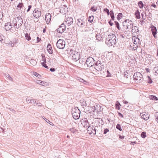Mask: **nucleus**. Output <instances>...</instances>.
Instances as JSON below:
<instances>
[{"instance_id":"2f4dec72","label":"nucleus","mask_w":158,"mask_h":158,"mask_svg":"<svg viewBox=\"0 0 158 158\" xmlns=\"http://www.w3.org/2000/svg\"><path fill=\"white\" fill-rule=\"evenodd\" d=\"M121 105L120 103L118 102H117L115 104L116 108L118 110H119L120 109V106Z\"/></svg>"},{"instance_id":"052dcab7","label":"nucleus","mask_w":158,"mask_h":158,"mask_svg":"<svg viewBox=\"0 0 158 158\" xmlns=\"http://www.w3.org/2000/svg\"><path fill=\"white\" fill-rule=\"evenodd\" d=\"M73 22V19L72 18L70 17V24L71 23H72Z\"/></svg>"},{"instance_id":"e433bc0d","label":"nucleus","mask_w":158,"mask_h":158,"mask_svg":"<svg viewBox=\"0 0 158 158\" xmlns=\"http://www.w3.org/2000/svg\"><path fill=\"white\" fill-rule=\"evenodd\" d=\"M26 100L27 102L32 103V101L34 102V100L31 99L30 98L27 97L26 99Z\"/></svg>"},{"instance_id":"20e7f679","label":"nucleus","mask_w":158,"mask_h":158,"mask_svg":"<svg viewBox=\"0 0 158 158\" xmlns=\"http://www.w3.org/2000/svg\"><path fill=\"white\" fill-rule=\"evenodd\" d=\"M81 111L77 107L72 109L71 114L73 118L75 119H78L80 116Z\"/></svg>"},{"instance_id":"c9c22d12","label":"nucleus","mask_w":158,"mask_h":158,"mask_svg":"<svg viewBox=\"0 0 158 158\" xmlns=\"http://www.w3.org/2000/svg\"><path fill=\"white\" fill-rule=\"evenodd\" d=\"M141 136L143 138H145L147 136L146 132L144 131L142 132L141 134Z\"/></svg>"},{"instance_id":"72a5a7b5","label":"nucleus","mask_w":158,"mask_h":158,"mask_svg":"<svg viewBox=\"0 0 158 158\" xmlns=\"http://www.w3.org/2000/svg\"><path fill=\"white\" fill-rule=\"evenodd\" d=\"M94 19V17L93 16H90L88 18V21L89 22L91 23L93 22Z\"/></svg>"},{"instance_id":"bf43d9fd","label":"nucleus","mask_w":158,"mask_h":158,"mask_svg":"<svg viewBox=\"0 0 158 158\" xmlns=\"http://www.w3.org/2000/svg\"><path fill=\"white\" fill-rule=\"evenodd\" d=\"M110 16L111 18L112 19L113 21H114V15L113 14V15H110Z\"/></svg>"},{"instance_id":"6ab92c4d","label":"nucleus","mask_w":158,"mask_h":158,"mask_svg":"<svg viewBox=\"0 0 158 158\" xmlns=\"http://www.w3.org/2000/svg\"><path fill=\"white\" fill-rule=\"evenodd\" d=\"M152 32L153 36L155 38L156 37V35L157 33V30L156 27L153 26H151Z\"/></svg>"},{"instance_id":"9d476101","label":"nucleus","mask_w":158,"mask_h":158,"mask_svg":"<svg viewBox=\"0 0 158 158\" xmlns=\"http://www.w3.org/2000/svg\"><path fill=\"white\" fill-rule=\"evenodd\" d=\"M65 42L62 40L60 39L56 43L57 47L59 49H63L65 46Z\"/></svg>"},{"instance_id":"f704fd0d","label":"nucleus","mask_w":158,"mask_h":158,"mask_svg":"<svg viewBox=\"0 0 158 158\" xmlns=\"http://www.w3.org/2000/svg\"><path fill=\"white\" fill-rule=\"evenodd\" d=\"M138 5L140 8H142L143 6V4L142 1H139L138 3Z\"/></svg>"},{"instance_id":"f257e3e1","label":"nucleus","mask_w":158,"mask_h":158,"mask_svg":"<svg viewBox=\"0 0 158 158\" xmlns=\"http://www.w3.org/2000/svg\"><path fill=\"white\" fill-rule=\"evenodd\" d=\"M116 43V37L114 34H112L108 35L106 38V43L108 46H112Z\"/></svg>"},{"instance_id":"c756f323","label":"nucleus","mask_w":158,"mask_h":158,"mask_svg":"<svg viewBox=\"0 0 158 158\" xmlns=\"http://www.w3.org/2000/svg\"><path fill=\"white\" fill-rule=\"evenodd\" d=\"M132 39L133 40V43L135 45H136L137 43L139 42V39L138 38H134V39Z\"/></svg>"},{"instance_id":"09e8293b","label":"nucleus","mask_w":158,"mask_h":158,"mask_svg":"<svg viewBox=\"0 0 158 158\" xmlns=\"http://www.w3.org/2000/svg\"><path fill=\"white\" fill-rule=\"evenodd\" d=\"M114 22L115 23V25H116V27H117V28L119 30L120 27H119V24L116 21H114Z\"/></svg>"},{"instance_id":"0eeeda50","label":"nucleus","mask_w":158,"mask_h":158,"mask_svg":"<svg viewBox=\"0 0 158 158\" xmlns=\"http://www.w3.org/2000/svg\"><path fill=\"white\" fill-rule=\"evenodd\" d=\"M104 66L100 61H98L95 63L94 66L95 69L98 72L101 71L102 69H104Z\"/></svg>"},{"instance_id":"4d7b16f0","label":"nucleus","mask_w":158,"mask_h":158,"mask_svg":"<svg viewBox=\"0 0 158 158\" xmlns=\"http://www.w3.org/2000/svg\"><path fill=\"white\" fill-rule=\"evenodd\" d=\"M148 79L149 80L148 83L149 84L152 83V80L150 78V77H149V76H148Z\"/></svg>"},{"instance_id":"f3484780","label":"nucleus","mask_w":158,"mask_h":158,"mask_svg":"<svg viewBox=\"0 0 158 158\" xmlns=\"http://www.w3.org/2000/svg\"><path fill=\"white\" fill-rule=\"evenodd\" d=\"M132 33L136 34V35L139 34V27L137 26H133L131 29Z\"/></svg>"},{"instance_id":"680f3d73","label":"nucleus","mask_w":158,"mask_h":158,"mask_svg":"<svg viewBox=\"0 0 158 158\" xmlns=\"http://www.w3.org/2000/svg\"><path fill=\"white\" fill-rule=\"evenodd\" d=\"M32 6L31 5H29L28 6V9L27 10V12H28L30 11V9L31 8Z\"/></svg>"},{"instance_id":"cd10ccee","label":"nucleus","mask_w":158,"mask_h":158,"mask_svg":"<svg viewBox=\"0 0 158 158\" xmlns=\"http://www.w3.org/2000/svg\"><path fill=\"white\" fill-rule=\"evenodd\" d=\"M73 68H72L70 67V68L71 69V71L70 70V72L71 74H73L74 73H75L76 71V67L75 66H73Z\"/></svg>"},{"instance_id":"864d4df0","label":"nucleus","mask_w":158,"mask_h":158,"mask_svg":"<svg viewBox=\"0 0 158 158\" xmlns=\"http://www.w3.org/2000/svg\"><path fill=\"white\" fill-rule=\"evenodd\" d=\"M144 15H146V14L145 13L143 12L141 13V15H142V18L143 19H145V16H144Z\"/></svg>"},{"instance_id":"473e14b6","label":"nucleus","mask_w":158,"mask_h":158,"mask_svg":"<svg viewBox=\"0 0 158 158\" xmlns=\"http://www.w3.org/2000/svg\"><path fill=\"white\" fill-rule=\"evenodd\" d=\"M96 129L95 128V127H94L93 129H92V132L91 133V135L93 134V135H95L96 133Z\"/></svg>"},{"instance_id":"774afa93","label":"nucleus","mask_w":158,"mask_h":158,"mask_svg":"<svg viewBox=\"0 0 158 158\" xmlns=\"http://www.w3.org/2000/svg\"><path fill=\"white\" fill-rule=\"evenodd\" d=\"M133 46V47L132 48L134 50H135L137 49V47L136 46Z\"/></svg>"},{"instance_id":"69168bd1","label":"nucleus","mask_w":158,"mask_h":158,"mask_svg":"<svg viewBox=\"0 0 158 158\" xmlns=\"http://www.w3.org/2000/svg\"><path fill=\"white\" fill-rule=\"evenodd\" d=\"M118 115L119 116L121 117V118H123V114L120 112H118Z\"/></svg>"},{"instance_id":"dca6fc26","label":"nucleus","mask_w":158,"mask_h":158,"mask_svg":"<svg viewBox=\"0 0 158 158\" xmlns=\"http://www.w3.org/2000/svg\"><path fill=\"white\" fill-rule=\"evenodd\" d=\"M51 15L49 13H46L45 16V19L47 24H48L51 21Z\"/></svg>"},{"instance_id":"c85d7f7f","label":"nucleus","mask_w":158,"mask_h":158,"mask_svg":"<svg viewBox=\"0 0 158 158\" xmlns=\"http://www.w3.org/2000/svg\"><path fill=\"white\" fill-rule=\"evenodd\" d=\"M135 15L137 19H139L140 18V15L139 11L137 10L135 13Z\"/></svg>"},{"instance_id":"a211bd4d","label":"nucleus","mask_w":158,"mask_h":158,"mask_svg":"<svg viewBox=\"0 0 158 158\" xmlns=\"http://www.w3.org/2000/svg\"><path fill=\"white\" fill-rule=\"evenodd\" d=\"M70 131L71 133V135L73 136L76 135L78 133V131L74 127L70 128Z\"/></svg>"},{"instance_id":"a18cd8bd","label":"nucleus","mask_w":158,"mask_h":158,"mask_svg":"<svg viewBox=\"0 0 158 158\" xmlns=\"http://www.w3.org/2000/svg\"><path fill=\"white\" fill-rule=\"evenodd\" d=\"M155 117L156 121L158 123V112H157L155 114Z\"/></svg>"},{"instance_id":"6e6552de","label":"nucleus","mask_w":158,"mask_h":158,"mask_svg":"<svg viewBox=\"0 0 158 158\" xmlns=\"http://www.w3.org/2000/svg\"><path fill=\"white\" fill-rule=\"evenodd\" d=\"M143 77L142 74L139 72H137L135 73L133 76V78L137 82H139L142 81L141 78Z\"/></svg>"},{"instance_id":"49530a36","label":"nucleus","mask_w":158,"mask_h":158,"mask_svg":"<svg viewBox=\"0 0 158 158\" xmlns=\"http://www.w3.org/2000/svg\"><path fill=\"white\" fill-rule=\"evenodd\" d=\"M153 70L156 73L158 74V66H156L154 68Z\"/></svg>"},{"instance_id":"ddd939ff","label":"nucleus","mask_w":158,"mask_h":158,"mask_svg":"<svg viewBox=\"0 0 158 158\" xmlns=\"http://www.w3.org/2000/svg\"><path fill=\"white\" fill-rule=\"evenodd\" d=\"M92 109V111L93 112H96L98 113L101 111V107L99 105H96L91 107Z\"/></svg>"},{"instance_id":"58836bf2","label":"nucleus","mask_w":158,"mask_h":158,"mask_svg":"<svg viewBox=\"0 0 158 158\" xmlns=\"http://www.w3.org/2000/svg\"><path fill=\"white\" fill-rule=\"evenodd\" d=\"M150 99L154 100H158L157 98L155 96L151 95L150 96Z\"/></svg>"},{"instance_id":"79ce46f5","label":"nucleus","mask_w":158,"mask_h":158,"mask_svg":"<svg viewBox=\"0 0 158 158\" xmlns=\"http://www.w3.org/2000/svg\"><path fill=\"white\" fill-rule=\"evenodd\" d=\"M46 62V61H45L44 62H42L41 64L43 67H45L46 68L48 69V67L45 64Z\"/></svg>"},{"instance_id":"e2e57ef3","label":"nucleus","mask_w":158,"mask_h":158,"mask_svg":"<svg viewBox=\"0 0 158 158\" xmlns=\"http://www.w3.org/2000/svg\"><path fill=\"white\" fill-rule=\"evenodd\" d=\"M50 70L51 72H53L55 71L56 69L54 68H51L50 69Z\"/></svg>"},{"instance_id":"5fc2aeb1","label":"nucleus","mask_w":158,"mask_h":158,"mask_svg":"<svg viewBox=\"0 0 158 158\" xmlns=\"http://www.w3.org/2000/svg\"><path fill=\"white\" fill-rule=\"evenodd\" d=\"M33 74L36 77H39V76H40V74L36 72H33Z\"/></svg>"},{"instance_id":"5701e85b","label":"nucleus","mask_w":158,"mask_h":158,"mask_svg":"<svg viewBox=\"0 0 158 158\" xmlns=\"http://www.w3.org/2000/svg\"><path fill=\"white\" fill-rule=\"evenodd\" d=\"M85 23L81 19H78L77 22V24L78 26L82 27L83 25H85Z\"/></svg>"},{"instance_id":"393cba45","label":"nucleus","mask_w":158,"mask_h":158,"mask_svg":"<svg viewBox=\"0 0 158 158\" xmlns=\"http://www.w3.org/2000/svg\"><path fill=\"white\" fill-rule=\"evenodd\" d=\"M94 127L89 125L87 128L88 133L90 135H91L92 129H93Z\"/></svg>"},{"instance_id":"c03bdc74","label":"nucleus","mask_w":158,"mask_h":158,"mask_svg":"<svg viewBox=\"0 0 158 158\" xmlns=\"http://www.w3.org/2000/svg\"><path fill=\"white\" fill-rule=\"evenodd\" d=\"M30 62L33 65H35L37 63L36 61L33 59H31L30 61Z\"/></svg>"},{"instance_id":"338daca9","label":"nucleus","mask_w":158,"mask_h":158,"mask_svg":"<svg viewBox=\"0 0 158 158\" xmlns=\"http://www.w3.org/2000/svg\"><path fill=\"white\" fill-rule=\"evenodd\" d=\"M119 137L120 139H123L125 137L124 136H121V135H119Z\"/></svg>"},{"instance_id":"ea45409f","label":"nucleus","mask_w":158,"mask_h":158,"mask_svg":"<svg viewBox=\"0 0 158 158\" xmlns=\"http://www.w3.org/2000/svg\"><path fill=\"white\" fill-rule=\"evenodd\" d=\"M116 128L120 131H122L121 127L120 125L119 124H118L116 126Z\"/></svg>"},{"instance_id":"b1692460","label":"nucleus","mask_w":158,"mask_h":158,"mask_svg":"<svg viewBox=\"0 0 158 158\" xmlns=\"http://www.w3.org/2000/svg\"><path fill=\"white\" fill-rule=\"evenodd\" d=\"M47 48L48 53L50 54H52V50L50 44H48Z\"/></svg>"},{"instance_id":"7ed1b4c3","label":"nucleus","mask_w":158,"mask_h":158,"mask_svg":"<svg viewBox=\"0 0 158 158\" xmlns=\"http://www.w3.org/2000/svg\"><path fill=\"white\" fill-rule=\"evenodd\" d=\"M23 23V19L21 17H18L14 19L12 21V24L15 30H16V28H19L21 26Z\"/></svg>"},{"instance_id":"4c0bfd02","label":"nucleus","mask_w":158,"mask_h":158,"mask_svg":"<svg viewBox=\"0 0 158 158\" xmlns=\"http://www.w3.org/2000/svg\"><path fill=\"white\" fill-rule=\"evenodd\" d=\"M97 10V7H96L95 6H94L93 7H91L90 10L92 11L93 12H95L96 11V10Z\"/></svg>"},{"instance_id":"3c124183","label":"nucleus","mask_w":158,"mask_h":158,"mask_svg":"<svg viewBox=\"0 0 158 158\" xmlns=\"http://www.w3.org/2000/svg\"><path fill=\"white\" fill-rule=\"evenodd\" d=\"M5 76L8 78L10 81H12V78L10 76L9 74H5Z\"/></svg>"},{"instance_id":"f03ea898","label":"nucleus","mask_w":158,"mask_h":158,"mask_svg":"<svg viewBox=\"0 0 158 158\" xmlns=\"http://www.w3.org/2000/svg\"><path fill=\"white\" fill-rule=\"evenodd\" d=\"M66 19L65 20L64 22L65 23H62L60 26L59 28L56 29V31L57 32L60 33H62L64 31L66 30V28H67V29H68V27L69 26V20L67 19L69 18L68 16L66 15Z\"/></svg>"},{"instance_id":"bb28decb","label":"nucleus","mask_w":158,"mask_h":158,"mask_svg":"<svg viewBox=\"0 0 158 158\" xmlns=\"http://www.w3.org/2000/svg\"><path fill=\"white\" fill-rule=\"evenodd\" d=\"M36 83L39 85H41L43 86H44L45 85V83L43 81L41 80H37L36 81Z\"/></svg>"},{"instance_id":"aec40b11","label":"nucleus","mask_w":158,"mask_h":158,"mask_svg":"<svg viewBox=\"0 0 158 158\" xmlns=\"http://www.w3.org/2000/svg\"><path fill=\"white\" fill-rule=\"evenodd\" d=\"M80 102L82 107L85 110L87 107V104L86 101L84 100H80Z\"/></svg>"},{"instance_id":"7c9ffc66","label":"nucleus","mask_w":158,"mask_h":158,"mask_svg":"<svg viewBox=\"0 0 158 158\" xmlns=\"http://www.w3.org/2000/svg\"><path fill=\"white\" fill-rule=\"evenodd\" d=\"M23 7V5L22 3H19L17 6V9H21V8H22Z\"/></svg>"},{"instance_id":"4468645a","label":"nucleus","mask_w":158,"mask_h":158,"mask_svg":"<svg viewBox=\"0 0 158 158\" xmlns=\"http://www.w3.org/2000/svg\"><path fill=\"white\" fill-rule=\"evenodd\" d=\"M140 115L141 118L145 120H147L149 119L150 115L145 112H143L140 113Z\"/></svg>"},{"instance_id":"0e129e2a","label":"nucleus","mask_w":158,"mask_h":158,"mask_svg":"<svg viewBox=\"0 0 158 158\" xmlns=\"http://www.w3.org/2000/svg\"><path fill=\"white\" fill-rule=\"evenodd\" d=\"M109 23L110 26H112L113 24V23L111 22V19L109 21Z\"/></svg>"},{"instance_id":"f8f14e48","label":"nucleus","mask_w":158,"mask_h":158,"mask_svg":"<svg viewBox=\"0 0 158 158\" xmlns=\"http://www.w3.org/2000/svg\"><path fill=\"white\" fill-rule=\"evenodd\" d=\"M81 123L84 127L85 128H87L90 125L87 119L86 118H85L82 120Z\"/></svg>"},{"instance_id":"1a4fd4ad","label":"nucleus","mask_w":158,"mask_h":158,"mask_svg":"<svg viewBox=\"0 0 158 158\" xmlns=\"http://www.w3.org/2000/svg\"><path fill=\"white\" fill-rule=\"evenodd\" d=\"M85 64L89 67H91L94 65L95 60L92 57H89L87 59Z\"/></svg>"},{"instance_id":"a19ab883","label":"nucleus","mask_w":158,"mask_h":158,"mask_svg":"<svg viewBox=\"0 0 158 158\" xmlns=\"http://www.w3.org/2000/svg\"><path fill=\"white\" fill-rule=\"evenodd\" d=\"M123 16V14L121 13H118L117 16V19L118 20H119Z\"/></svg>"},{"instance_id":"39448f33","label":"nucleus","mask_w":158,"mask_h":158,"mask_svg":"<svg viewBox=\"0 0 158 158\" xmlns=\"http://www.w3.org/2000/svg\"><path fill=\"white\" fill-rule=\"evenodd\" d=\"M70 57L74 61H77L79 59V53L78 52L71 49L70 51Z\"/></svg>"},{"instance_id":"9b49d317","label":"nucleus","mask_w":158,"mask_h":158,"mask_svg":"<svg viewBox=\"0 0 158 158\" xmlns=\"http://www.w3.org/2000/svg\"><path fill=\"white\" fill-rule=\"evenodd\" d=\"M13 25L12 23H6L5 25V29L6 31H10L12 32L14 31L15 30V28L13 27Z\"/></svg>"},{"instance_id":"603ef678","label":"nucleus","mask_w":158,"mask_h":158,"mask_svg":"<svg viewBox=\"0 0 158 158\" xmlns=\"http://www.w3.org/2000/svg\"><path fill=\"white\" fill-rule=\"evenodd\" d=\"M151 6L154 8H156L157 7V6L154 3H152L151 5Z\"/></svg>"},{"instance_id":"412c9836","label":"nucleus","mask_w":158,"mask_h":158,"mask_svg":"<svg viewBox=\"0 0 158 158\" xmlns=\"http://www.w3.org/2000/svg\"><path fill=\"white\" fill-rule=\"evenodd\" d=\"M77 80L85 85H88V82L87 81L84 80L80 77H77Z\"/></svg>"},{"instance_id":"de8ad7c7","label":"nucleus","mask_w":158,"mask_h":158,"mask_svg":"<svg viewBox=\"0 0 158 158\" xmlns=\"http://www.w3.org/2000/svg\"><path fill=\"white\" fill-rule=\"evenodd\" d=\"M4 38L5 37L4 36L0 34V41L2 42L4 40Z\"/></svg>"},{"instance_id":"a878e982","label":"nucleus","mask_w":158,"mask_h":158,"mask_svg":"<svg viewBox=\"0 0 158 158\" xmlns=\"http://www.w3.org/2000/svg\"><path fill=\"white\" fill-rule=\"evenodd\" d=\"M96 37L97 40L98 41H101L102 40V37L99 34H96Z\"/></svg>"},{"instance_id":"4be33fe9","label":"nucleus","mask_w":158,"mask_h":158,"mask_svg":"<svg viewBox=\"0 0 158 158\" xmlns=\"http://www.w3.org/2000/svg\"><path fill=\"white\" fill-rule=\"evenodd\" d=\"M60 11H62V13H64V14H66L67 12H68V8L66 6H64L62 7L60 9Z\"/></svg>"},{"instance_id":"6e6d98bb","label":"nucleus","mask_w":158,"mask_h":158,"mask_svg":"<svg viewBox=\"0 0 158 158\" xmlns=\"http://www.w3.org/2000/svg\"><path fill=\"white\" fill-rule=\"evenodd\" d=\"M109 131V130L107 128H106L104 130L103 133L104 134H106Z\"/></svg>"},{"instance_id":"37998d69","label":"nucleus","mask_w":158,"mask_h":158,"mask_svg":"<svg viewBox=\"0 0 158 158\" xmlns=\"http://www.w3.org/2000/svg\"><path fill=\"white\" fill-rule=\"evenodd\" d=\"M25 37L26 39L28 40H31V37L27 33H26L25 35Z\"/></svg>"},{"instance_id":"2eb2a0df","label":"nucleus","mask_w":158,"mask_h":158,"mask_svg":"<svg viewBox=\"0 0 158 158\" xmlns=\"http://www.w3.org/2000/svg\"><path fill=\"white\" fill-rule=\"evenodd\" d=\"M33 15L34 17L36 18H39L41 15V12L38 9H35L33 11Z\"/></svg>"},{"instance_id":"13d9d810","label":"nucleus","mask_w":158,"mask_h":158,"mask_svg":"<svg viewBox=\"0 0 158 158\" xmlns=\"http://www.w3.org/2000/svg\"><path fill=\"white\" fill-rule=\"evenodd\" d=\"M36 105L38 106H42V104L39 102H37V103H36Z\"/></svg>"},{"instance_id":"423d86ee","label":"nucleus","mask_w":158,"mask_h":158,"mask_svg":"<svg viewBox=\"0 0 158 158\" xmlns=\"http://www.w3.org/2000/svg\"><path fill=\"white\" fill-rule=\"evenodd\" d=\"M133 23L129 19H126L123 23V25L124 27H126L127 29L130 30L133 27Z\"/></svg>"},{"instance_id":"8fccbe9b","label":"nucleus","mask_w":158,"mask_h":158,"mask_svg":"<svg viewBox=\"0 0 158 158\" xmlns=\"http://www.w3.org/2000/svg\"><path fill=\"white\" fill-rule=\"evenodd\" d=\"M103 10L105 12H106L107 13V15H110V13L109 10L107 8H105Z\"/></svg>"}]
</instances>
